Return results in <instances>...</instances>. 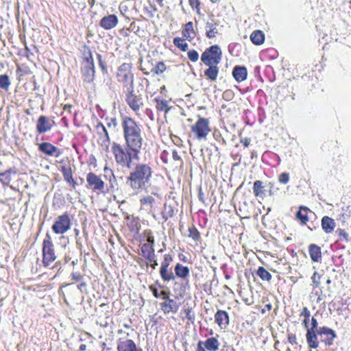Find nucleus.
<instances>
[{
	"label": "nucleus",
	"instance_id": "obj_1",
	"mask_svg": "<svg viewBox=\"0 0 351 351\" xmlns=\"http://www.w3.org/2000/svg\"><path fill=\"white\" fill-rule=\"evenodd\" d=\"M122 128L128 149L137 155L143 145L142 130L140 126L132 118L124 117L122 120Z\"/></svg>",
	"mask_w": 351,
	"mask_h": 351
},
{
	"label": "nucleus",
	"instance_id": "obj_2",
	"mask_svg": "<svg viewBox=\"0 0 351 351\" xmlns=\"http://www.w3.org/2000/svg\"><path fill=\"white\" fill-rule=\"evenodd\" d=\"M151 167L146 164H138L128 178L127 183L138 194L145 189L152 178Z\"/></svg>",
	"mask_w": 351,
	"mask_h": 351
},
{
	"label": "nucleus",
	"instance_id": "obj_3",
	"mask_svg": "<svg viewBox=\"0 0 351 351\" xmlns=\"http://www.w3.org/2000/svg\"><path fill=\"white\" fill-rule=\"evenodd\" d=\"M117 80L121 82L128 89L132 88L134 75L132 73V66L130 63H123L117 69Z\"/></svg>",
	"mask_w": 351,
	"mask_h": 351
},
{
	"label": "nucleus",
	"instance_id": "obj_4",
	"mask_svg": "<svg viewBox=\"0 0 351 351\" xmlns=\"http://www.w3.org/2000/svg\"><path fill=\"white\" fill-rule=\"evenodd\" d=\"M202 61L207 66L217 65L221 60V51L217 45H213L202 55Z\"/></svg>",
	"mask_w": 351,
	"mask_h": 351
},
{
	"label": "nucleus",
	"instance_id": "obj_5",
	"mask_svg": "<svg viewBox=\"0 0 351 351\" xmlns=\"http://www.w3.org/2000/svg\"><path fill=\"white\" fill-rule=\"evenodd\" d=\"M112 151L118 164L128 168L131 167L132 156L130 153L117 143L112 145Z\"/></svg>",
	"mask_w": 351,
	"mask_h": 351
},
{
	"label": "nucleus",
	"instance_id": "obj_6",
	"mask_svg": "<svg viewBox=\"0 0 351 351\" xmlns=\"http://www.w3.org/2000/svg\"><path fill=\"white\" fill-rule=\"evenodd\" d=\"M119 338L117 340L118 351H137L135 343L130 339V333L128 331L119 329L117 332Z\"/></svg>",
	"mask_w": 351,
	"mask_h": 351
},
{
	"label": "nucleus",
	"instance_id": "obj_7",
	"mask_svg": "<svg viewBox=\"0 0 351 351\" xmlns=\"http://www.w3.org/2000/svg\"><path fill=\"white\" fill-rule=\"evenodd\" d=\"M210 131L209 121L203 117H199L195 123L191 126V132L199 140L206 138Z\"/></svg>",
	"mask_w": 351,
	"mask_h": 351
},
{
	"label": "nucleus",
	"instance_id": "obj_8",
	"mask_svg": "<svg viewBox=\"0 0 351 351\" xmlns=\"http://www.w3.org/2000/svg\"><path fill=\"white\" fill-rule=\"evenodd\" d=\"M71 221L69 215L64 213L56 219L51 229L57 234H63L71 228Z\"/></svg>",
	"mask_w": 351,
	"mask_h": 351
},
{
	"label": "nucleus",
	"instance_id": "obj_9",
	"mask_svg": "<svg viewBox=\"0 0 351 351\" xmlns=\"http://www.w3.org/2000/svg\"><path fill=\"white\" fill-rule=\"evenodd\" d=\"M47 237L48 239H45L43 243V263L45 265H49L56 258L51 238L48 234Z\"/></svg>",
	"mask_w": 351,
	"mask_h": 351
},
{
	"label": "nucleus",
	"instance_id": "obj_10",
	"mask_svg": "<svg viewBox=\"0 0 351 351\" xmlns=\"http://www.w3.org/2000/svg\"><path fill=\"white\" fill-rule=\"evenodd\" d=\"M82 73L84 77V80L90 82L93 80L95 77L94 64L93 62L92 56L86 58L82 63Z\"/></svg>",
	"mask_w": 351,
	"mask_h": 351
},
{
	"label": "nucleus",
	"instance_id": "obj_11",
	"mask_svg": "<svg viewBox=\"0 0 351 351\" xmlns=\"http://www.w3.org/2000/svg\"><path fill=\"white\" fill-rule=\"evenodd\" d=\"M86 181L88 186L93 191H101L104 188V181L94 173L87 174Z\"/></svg>",
	"mask_w": 351,
	"mask_h": 351
},
{
	"label": "nucleus",
	"instance_id": "obj_12",
	"mask_svg": "<svg viewBox=\"0 0 351 351\" xmlns=\"http://www.w3.org/2000/svg\"><path fill=\"white\" fill-rule=\"evenodd\" d=\"M128 90L129 95L127 96V103L134 112H137L143 106L142 99L134 93L132 88L128 89Z\"/></svg>",
	"mask_w": 351,
	"mask_h": 351
},
{
	"label": "nucleus",
	"instance_id": "obj_13",
	"mask_svg": "<svg viewBox=\"0 0 351 351\" xmlns=\"http://www.w3.org/2000/svg\"><path fill=\"white\" fill-rule=\"evenodd\" d=\"M118 23V19L114 14H109L103 17L100 21V25L105 29H110Z\"/></svg>",
	"mask_w": 351,
	"mask_h": 351
},
{
	"label": "nucleus",
	"instance_id": "obj_14",
	"mask_svg": "<svg viewBox=\"0 0 351 351\" xmlns=\"http://www.w3.org/2000/svg\"><path fill=\"white\" fill-rule=\"evenodd\" d=\"M179 308V305L173 299L167 298L161 303V309L167 314L169 313H176Z\"/></svg>",
	"mask_w": 351,
	"mask_h": 351
},
{
	"label": "nucleus",
	"instance_id": "obj_15",
	"mask_svg": "<svg viewBox=\"0 0 351 351\" xmlns=\"http://www.w3.org/2000/svg\"><path fill=\"white\" fill-rule=\"evenodd\" d=\"M52 124L47 117L45 116H41L39 117L36 124V130L38 133H45L50 130Z\"/></svg>",
	"mask_w": 351,
	"mask_h": 351
},
{
	"label": "nucleus",
	"instance_id": "obj_16",
	"mask_svg": "<svg viewBox=\"0 0 351 351\" xmlns=\"http://www.w3.org/2000/svg\"><path fill=\"white\" fill-rule=\"evenodd\" d=\"M215 322L221 329H225L229 323L228 315L224 311H217L215 313Z\"/></svg>",
	"mask_w": 351,
	"mask_h": 351
},
{
	"label": "nucleus",
	"instance_id": "obj_17",
	"mask_svg": "<svg viewBox=\"0 0 351 351\" xmlns=\"http://www.w3.org/2000/svg\"><path fill=\"white\" fill-rule=\"evenodd\" d=\"M141 251L143 256L149 262L154 261L155 258V250L154 246L152 244L144 243L141 247Z\"/></svg>",
	"mask_w": 351,
	"mask_h": 351
},
{
	"label": "nucleus",
	"instance_id": "obj_18",
	"mask_svg": "<svg viewBox=\"0 0 351 351\" xmlns=\"http://www.w3.org/2000/svg\"><path fill=\"white\" fill-rule=\"evenodd\" d=\"M322 227L326 233H331L335 228V222L333 219L325 216L322 219Z\"/></svg>",
	"mask_w": 351,
	"mask_h": 351
},
{
	"label": "nucleus",
	"instance_id": "obj_19",
	"mask_svg": "<svg viewBox=\"0 0 351 351\" xmlns=\"http://www.w3.org/2000/svg\"><path fill=\"white\" fill-rule=\"evenodd\" d=\"M232 75L237 82H242L247 77V70L243 66H237L234 68Z\"/></svg>",
	"mask_w": 351,
	"mask_h": 351
},
{
	"label": "nucleus",
	"instance_id": "obj_20",
	"mask_svg": "<svg viewBox=\"0 0 351 351\" xmlns=\"http://www.w3.org/2000/svg\"><path fill=\"white\" fill-rule=\"evenodd\" d=\"M308 251L311 260L314 262H318L322 256L320 247L317 245L311 244L309 245Z\"/></svg>",
	"mask_w": 351,
	"mask_h": 351
},
{
	"label": "nucleus",
	"instance_id": "obj_21",
	"mask_svg": "<svg viewBox=\"0 0 351 351\" xmlns=\"http://www.w3.org/2000/svg\"><path fill=\"white\" fill-rule=\"evenodd\" d=\"M204 345L209 351H217L219 350L220 343L217 338L210 337L205 341Z\"/></svg>",
	"mask_w": 351,
	"mask_h": 351
},
{
	"label": "nucleus",
	"instance_id": "obj_22",
	"mask_svg": "<svg viewBox=\"0 0 351 351\" xmlns=\"http://www.w3.org/2000/svg\"><path fill=\"white\" fill-rule=\"evenodd\" d=\"M310 210L305 206H300L297 213L296 217L299 219L302 225H304L308 221V213Z\"/></svg>",
	"mask_w": 351,
	"mask_h": 351
},
{
	"label": "nucleus",
	"instance_id": "obj_23",
	"mask_svg": "<svg viewBox=\"0 0 351 351\" xmlns=\"http://www.w3.org/2000/svg\"><path fill=\"white\" fill-rule=\"evenodd\" d=\"M306 340L310 348H316L318 347V341L315 331L308 330L306 332Z\"/></svg>",
	"mask_w": 351,
	"mask_h": 351
},
{
	"label": "nucleus",
	"instance_id": "obj_24",
	"mask_svg": "<svg viewBox=\"0 0 351 351\" xmlns=\"http://www.w3.org/2000/svg\"><path fill=\"white\" fill-rule=\"evenodd\" d=\"M250 39L254 44L259 45L263 43L265 40V35L261 31L256 30L252 33Z\"/></svg>",
	"mask_w": 351,
	"mask_h": 351
},
{
	"label": "nucleus",
	"instance_id": "obj_25",
	"mask_svg": "<svg viewBox=\"0 0 351 351\" xmlns=\"http://www.w3.org/2000/svg\"><path fill=\"white\" fill-rule=\"evenodd\" d=\"M175 272L177 276L185 278L189 275V269L180 263H178L175 267Z\"/></svg>",
	"mask_w": 351,
	"mask_h": 351
},
{
	"label": "nucleus",
	"instance_id": "obj_26",
	"mask_svg": "<svg viewBox=\"0 0 351 351\" xmlns=\"http://www.w3.org/2000/svg\"><path fill=\"white\" fill-rule=\"evenodd\" d=\"M208 66L209 68L204 71V74L209 80L214 81L217 77L219 69L217 65H210Z\"/></svg>",
	"mask_w": 351,
	"mask_h": 351
},
{
	"label": "nucleus",
	"instance_id": "obj_27",
	"mask_svg": "<svg viewBox=\"0 0 351 351\" xmlns=\"http://www.w3.org/2000/svg\"><path fill=\"white\" fill-rule=\"evenodd\" d=\"M39 149L41 152L48 155H53L56 151V147L49 143H41L39 146Z\"/></svg>",
	"mask_w": 351,
	"mask_h": 351
},
{
	"label": "nucleus",
	"instance_id": "obj_28",
	"mask_svg": "<svg viewBox=\"0 0 351 351\" xmlns=\"http://www.w3.org/2000/svg\"><path fill=\"white\" fill-rule=\"evenodd\" d=\"M160 274L164 281L168 282L175 279L174 274L171 270L169 271L168 267H160Z\"/></svg>",
	"mask_w": 351,
	"mask_h": 351
},
{
	"label": "nucleus",
	"instance_id": "obj_29",
	"mask_svg": "<svg viewBox=\"0 0 351 351\" xmlns=\"http://www.w3.org/2000/svg\"><path fill=\"white\" fill-rule=\"evenodd\" d=\"M321 334L327 336L326 341L328 345H331L332 343V341L336 337L334 330L326 327L322 328Z\"/></svg>",
	"mask_w": 351,
	"mask_h": 351
},
{
	"label": "nucleus",
	"instance_id": "obj_30",
	"mask_svg": "<svg viewBox=\"0 0 351 351\" xmlns=\"http://www.w3.org/2000/svg\"><path fill=\"white\" fill-rule=\"evenodd\" d=\"M206 36L209 38L215 37L217 32L216 30V25L213 23L208 22L206 24Z\"/></svg>",
	"mask_w": 351,
	"mask_h": 351
},
{
	"label": "nucleus",
	"instance_id": "obj_31",
	"mask_svg": "<svg viewBox=\"0 0 351 351\" xmlns=\"http://www.w3.org/2000/svg\"><path fill=\"white\" fill-rule=\"evenodd\" d=\"M256 274L263 280L269 281L271 279V274L263 267H259Z\"/></svg>",
	"mask_w": 351,
	"mask_h": 351
},
{
	"label": "nucleus",
	"instance_id": "obj_32",
	"mask_svg": "<svg viewBox=\"0 0 351 351\" xmlns=\"http://www.w3.org/2000/svg\"><path fill=\"white\" fill-rule=\"evenodd\" d=\"M173 44L183 51H186L188 49V44L185 42L184 39L180 37H176L173 39Z\"/></svg>",
	"mask_w": 351,
	"mask_h": 351
},
{
	"label": "nucleus",
	"instance_id": "obj_33",
	"mask_svg": "<svg viewBox=\"0 0 351 351\" xmlns=\"http://www.w3.org/2000/svg\"><path fill=\"white\" fill-rule=\"evenodd\" d=\"M156 108L158 110L167 112L169 110L168 101L164 99H156Z\"/></svg>",
	"mask_w": 351,
	"mask_h": 351
},
{
	"label": "nucleus",
	"instance_id": "obj_34",
	"mask_svg": "<svg viewBox=\"0 0 351 351\" xmlns=\"http://www.w3.org/2000/svg\"><path fill=\"white\" fill-rule=\"evenodd\" d=\"M263 193V182L256 180L254 183V194L256 197H259Z\"/></svg>",
	"mask_w": 351,
	"mask_h": 351
},
{
	"label": "nucleus",
	"instance_id": "obj_35",
	"mask_svg": "<svg viewBox=\"0 0 351 351\" xmlns=\"http://www.w3.org/2000/svg\"><path fill=\"white\" fill-rule=\"evenodd\" d=\"M300 316H302L304 317L303 322H302V324L304 325V328H307V326H308V321H309V318H310V316H311V313H310V311L307 308V307H304L302 310V312L300 313Z\"/></svg>",
	"mask_w": 351,
	"mask_h": 351
},
{
	"label": "nucleus",
	"instance_id": "obj_36",
	"mask_svg": "<svg viewBox=\"0 0 351 351\" xmlns=\"http://www.w3.org/2000/svg\"><path fill=\"white\" fill-rule=\"evenodd\" d=\"M10 85L9 77L7 75H0V88L8 90Z\"/></svg>",
	"mask_w": 351,
	"mask_h": 351
},
{
	"label": "nucleus",
	"instance_id": "obj_37",
	"mask_svg": "<svg viewBox=\"0 0 351 351\" xmlns=\"http://www.w3.org/2000/svg\"><path fill=\"white\" fill-rule=\"evenodd\" d=\"M140 202L141 205L151 208L154 202V198L150 195L145 196L141 199Z\"/></svg>",
	"mask_w": 351,
	"mask_h": 351
},
{
	"label": "nucleus",
	"instance_id": "obj_38",
	"mask_svg": "<svg viewBox=\"0 0 351 351\" xmlns=\"http://www.w3.org/2000/svg\"><path fill=\"white\" fill-rule=\"evenodd\" d=\"M0 180L4 185L9 184L10 179V171H7L0 173Z\"/></svg>",
	"mask_w": 351,
	"mask_h": 351
},
{
	"label": "nucleus",
	"instance_id": "obj_39",
	"mask_svg": "<svg viewBox=\"0 0 351 351\" xmlns=\"http://www.w3.org/2000/svg\"><path fill=\"white\" fill-rule=\"evenodd\" d=\"M193 31V26L192 22H189L185 25L184 29L183 30V36L186 38L191 37L190 32Z\"/></svg>",
	"mask_w": 351,
	"mask_h": 351
},
{
	"label": "nucleus",
	"instance_id": "obj_40",
	"mask_svg": "<svg viewBox=\"0 0 351 351\" xmlns=\"http://www.w3.org/2000/svg\"><path fill=\"white\" fill-rule=\"evenodd\" d=\"M62 173L64 180L66 178H71V177L73 176L71 168L69 167L63 166L62 167Z\"/></svg>",
	"mask_w": 351,
	"mask_h": 351
},
{
	"label": "nucleus",
	"instance_id": "obj_41",
	"mask_svg": "<svg viewBox=\"0 0 351 351\" xmlns=\"http://www.w3.org/2000/svg\"><path fill=\"white\" fill-rule=\"evenodd\" d=\"M104 175H105L106 178L113 177L114 182H117V179L114 174L113 171L110 168H109L108 166H106V165L105 166V167L104 168Z\"/></svg>",
	"mask_w": 351,
	"mask_h": 351
},
{
	"label": "nucleus",
	"instance_id": "obj_42",
	"mask_svg": "<svg viewBox=\"0 0 351 351\" xmlns=\"http://www.w3.org/2000/svg\"><path fill=\"white\" fill-rule=\"evenodd\" d=\"M188 57L192 62H197L199 59V54L195 50H191L188 52Z\"/></svg>",
	"mask_w": 351,
	"mask_h": 351
},
{
	"label": "nucleus",
	"instance_id": "obj_43",
	"mask_svg": "<svg viewBox=\"0 0 351 351\" xmlns=\"http://www.w3.org/2000/svg\"><path fill=\"white\" fill-rule=\"evenodd\" d=\"M171 261H172V258L170 255L165 254L164 259L161 263V267H164V268L168 267L169 268V266Z\"/></svg>",
	"mask_w": 351,
	"mask_h": 351
},
{
	"label": "nucleus",
	"instance_id": "obj_44",
	"mask_svg": "<svg viewBox=\"0 0 351 351\" xmlns=\"http://www.w3.org/2000/svg\"><path fill=\"white\" fill-rule=\"evenodd\" d=\"M278 181L282 184H287L289 181V175L287 173H282L278 177Z\"/></svg>",
	"mask_w": 351,
	"mask_h": 351
},
{
	"label": "nucleus",
	"instance_id": "obj_45",
	"mask_svg": "<svg viewBox=\"0 0 351 351\" xmlns=\"http://www.w3.org/2000/svg\"><path fill=\"white\" fill-rule=\"evenodd\" d=\"M165 69L166 67L163 62H158L154 69L155 73L157 74L162 73L165 70Z\"/></svg>",
	"mask_w": 351,
	"mask_h": 351
},
{
	"label": "nucleus",
	"instance_id": "obj_46",
	"mask_svg": "<svg viewBox=\"0 0 351 351\" xmlns=\"http://www.w3.org/2000/svg\"><path fill=\"white\" fill-rule=\"evenodd\" d=\"M107 125L109 128L115 129L118 125V123L115 118H111L108 120Z\"/></svg>",
	"mask_w": 351,
	"mask_h": 351
},
{
	"label": "nucleus",
	"instance_id": "obj_47",
	"mask_svg": "<svg viewBox=\"0 0 351 351\" xmlns=\"http://www.w3.org/2000/svg\"><path fill=\"white\" fill-rule=\"evenodd\" d=\"M317 319L314 317L311 318V328H309L308 326H307V328H306V330H313V331H315L317 327Z\"/></svg>",
	"mask_w": 351,
	"mask_h": 351
},
{
	"label": "nucleus",
	"instance_id": "obj_48",
	"mask_svg": "<svg viewBox=\"0 0 351 351\" xmlns=\"http://www.w3.org/2000/svg\"><path fill=\"white\" fill-rule=\"evenodd\" d=\"M184 311L186 313V317L189 320H193L194 319V315L191 313V308H188L185 309Z\"/></svg>",
	"mask_w": 351,
	"mask_h": 351
},
{
	"label": "nucleus",
	"instance_id": "obj_49",
	"mask_svg": "<svg viewBox=\"0 0 351 351\" xmlns=\"http://www.w3.org/2000/svg\"><path fill=\"white\" fill-rule=\"evenodd\" d=\"M82 276L80 274L78 273H73L72 274V279L75 280V281H79L82 279Z\"/></svg>",
	"mask_w": 351,
	"mask_h": 351
},
{
	"label": "nucleus",
	"instance_id": "obj_50",
	"mask_svg": "<svg viewBox=\"0 0 351 351\" xmlns=\"http://www.w3.org/2000/svg\"><path fill=\"white\" fill-rule=\"evenodd\" d=\"M147 265L150 264L151 267L154 269H156V267L158 266V263L155 260V258H154V261H152V262H149V261H147Z\"/></svg>",
	"mask_w": 351,
	"mask_h": 351
},
{
	"label": "nucleus",
	"instance_id": "obj_51",
	"mask_svg": "<svg viewBox=\"0 0 351 351\" xmlns=\"http://www.w3.org/2000/svg\"><path fill=\"white\" fill-rule=\"evenodd\" d=\"M172 157H173V160H180V156H179L178 152H176V150L173 151V152H172Z\"/></svg>",
	"mask_w": 351,
	"mask_h": 351
},
{
	"label": "nucleus",
	"instance_id": "obj_52",
	"mask_svg": "<svg viewBox=\"0 0 351 351\" xmlns=\"http://www.w3.org/2000/svg\"><path fill=\"white\" fill-rule=\"evenodd\" d=\"M147 244H152V245H154V238L152 235H148L147 238Z\"/></svg>",
	"mask_w": 351,
	"mask_h": 351
},
{
	"label": "nucleus",
	"instance_id": "obj_53",
	"mask_svg": "<svg viewBox=\"0 0 351 351\" xmlns=\"http://www.w3.org/2000/svg\"><path fill=\"white\" fill-rule=\"evenodd\" d=\"M250 139L248 138H244L241 141V143L245 147H247L250 144Z\"/></svg>",
	"mask_w": 351,
	"mask_h": 351
},
{
	"label": "nucleus",
	"instance_id": "obj_54",
	"mask_svg": "<svg viewBox=\"0 0 351 351\" xmlns=\"http://www.w3.org/2000/svg\"><path fill=\"white\" fill-rule=\"evenodd\" d=\"M86 287V282H81L79 285H77V288L81 291H84V289Z\"/></svg>",
	"mask_w": 351,
	"mask_h": 351
},
{
	"label": "nucleus",
	"instance_id": "obj_55",
	"mask_svg": "<svg viewBox=\"0 0 351 351\" xmlns=\"http://www.w3.org/2000/svg\"><path fill=\"white\" fill-rule=\"evenodd\" d=\"M203 343L199 341L197 344V351H206L205 349L202 347Z\"/></svg>",
	"mask_w": 351,
	"mask_h": 351
},
{
	"label": "nucleus",
	"instance_id": "obj_56",
	"mask_svg": "<svg viewBox=\"0 0 351 351\" xmlns=\"http://www.w3.org/2000/svg\"><path fill=\"white\" fill-rule=\"evenodd\" d=\"M97 56L98 60L99 62L100 66L101 67V69L103 70H105V66H104V64H103V62H102V61L101 60V55L97 54Z\"/></svg>",
	"mask_w": 351,
	"mask_h": 351
},
{
	"label": "nucleus",
	"instance_id": "obj_57",
	"mask_svg": "<svg viewBox=\"0 0 351 351\" xmlns=\"http://www.w3.org/2000/svg\"><path fill=\"white\" fill-rule=\"evenodd\" d=\"M71 108H72L71 105L66 104L64 106L63 109L64 111H68L69 112H71Z\"/></svg>",
	"mask_w": 351,
	"mask_h": 351
},
{
	"label": "nucleus",
	"instance_id": "obj_58",
	"mask_svg": "<svg viewBox=\"0 0 351 351\" xmlns=\"http://www.w3.org/2000/svg\"><path fill=\"white\" fill-rule=\"evenodd\" d=\"M108 180H109L111 186L112 187L114 186V185L117 184V182H114L113 177H108Z\"/></svg>",
	"mask_w": 351,
	"mask_h": 351
},
{
	"label": "nucleus",
	"instance_id": "obj_59",
	"mask_svg": "<svg viewBox=\"0 0 351 351\" xmlns=\"http://www.w3.org/2000/svg\"><path fill=\"white\" fill-rule=\"evenodd\" d=\"M86 349V346L85 344H82L80 346V351H85Z\"/></svg>",
	"mask_w": 351,
	"mask_h": 351
},
{
	"label": "nucleus",
	"instance_id": "obj_60",
	"mask_svg": "<svg viewBox=\"0 0 351 351\" xmlns=\"http://www.w3.org/2000/svg\"><path fill=\"white\" fill-rule=\"evenodd\" d=\"M64 180L69 184H71L73 181H74L73 176L71 177V178H66Z\"/></svg>",
	"mask_w": 351,
	"mask_h": 351
},
{
	"label": "nucleus",
	"instance_id": "obj_61",
	"mask_svg": "<svg viewBox=\"0 0 351 351\" xmlns=\"http://www.w3.org/2000/svg\"><path fill=\"white\" fill-rule=\"evenodd\" d=\"M316 274H317V272H315V273H314V274H313V276H312V280H313V282L314 283H316V286H317V285H318V283H317V282H316V281H315V276H316Z\"/></svg>",
	"mask_w": 351,
	"mask_h": 351
},
{
	"label": "nucleus",
	"instance_id": "obj_62",
	"mask_svg": "<svg viewBox=\"0 0 351 351\" xmlns=\"http://www.w3.org/2000/svg\"><path fill=\"white\" fill-rule=\"evenodd\" d=\"M101 127L103 131L105 132L106 136H107V138H108V132H107V130H106V128L103 125H101Z\"/></svg>",
	"mask_w": 351,
	"mask_h": 351
},
{
	"label": "nucleus",
	"instance_id": "obj_63",
	"mask_svg": "<svg viewBox=\"0 0 351 351\" xmlns=\"http://www.w3.org/2000/svg\"><path fill=\"white\" fill-rule=\"evenodd\" d=\"M70 184L72 186L73 189H75L76 186L77 185V182L75 180L73 181Z\"/></svg>",
	"mask_w": 351,
	"mask_h": 351
},
{
	"label": "nucleus",
	"instance_id": "obj_64",
	"mask_svg": "<svg viewBox=\"0 0 351 351\" xmlns=\"http://www.w3.org/2000/svg\"><path fill=\"white\" fill-rule=\"evenodd\" d=\"M154 295L156 298H158V293H157V290L156 289H154Z\"/></svg>",
	"mask_w": 351,
	"mask_h": 351
}]
</instances>
